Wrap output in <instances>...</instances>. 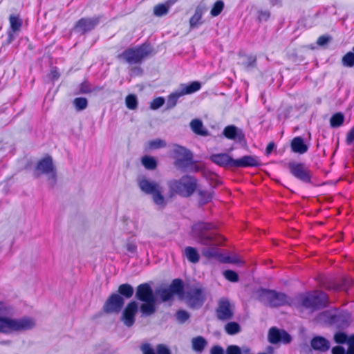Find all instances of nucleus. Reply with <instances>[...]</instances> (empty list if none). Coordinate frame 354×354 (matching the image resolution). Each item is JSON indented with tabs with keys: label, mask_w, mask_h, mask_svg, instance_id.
<instances>
[{
	"label": "nucleus",
	"mask_w": 354,
	"mask_h": 354,
	"mask_svg": "<svg viewBox=\"0 0 354 354\" xmlns=\"http://www.w3.org/2000/svg\"><path fill=\"white\" fill-rule=\"evenodd\" d=\"M10 310L11 308L8 304L0 301V333L11 334L23 332L31 330L36 326V322L32 317L12 318L3 316V315L10 313Z\"/></svg>",
	"instance_id": "f257e3e1"
},
{
	"label": "nucleus",
	"mask_w": 354,
	"mask_h": 354,
	"mask_svg": "<svg viewBox=\"0 0 354 354\" xmlns=\"http://www.w3.org/2000/svg\"><path fill=\"white\" fill-rule=\"evenodd\" d=\"M327 302V296L323 292H306L294 299L293 306L301 312L309 310L310 312L323 307Z\"/></svg>",
	"instance_id": "f03ea898"
},
{
	"label": "nucleus",
	"mask_w": 354,
	"mask_h": 354,
	"mask_svg": "<svg viewBox=\"0 0 354 354\" xmlns=\"http://www.w3.org/2000/svg\"><path fill=\"white\" fill-rule=\"evenodd\" d=\"M138 184L142 192L151 195L156 205L162 208L167 204L169 198L164 195V188L160 183L141 177L138 179Z\"/></svg>",
	"instance_id": "7ed1b4c3"
},
{
	"label": "nucleus",
	"mask_w": 354,
	"mask_h": 354,
	"mask_svg": "<svg viewBox=\"0 0 354 354\" xmlns=\"http://www.w3.org/2000/svg\"><path fill=\"white\" fill-rule=\"evenodd\" d=\"M136 297L144 303L140 306L141 312L149 315L155 311L156 298L151 288L147 283H142L137 287Z\"/></svg>",
	"instance_id": "20e7f679"
},
{
	"label": "nucleus",
	"mask_w": 354,
	"mask_h": 354,
	"mask_svg": "<svg viewBox=\"0 0 354 354\" xmlns=\"http://www.w3.org/2000/svg\"><path fill=\"white\" fill-rule=\"evenodd\" d=\"M259 299L266 305L271 307H278L286 304L293 306L294 301V299H290L284 293L269 290H261L259 292Z\"/></svg>",
	"instance_id": "39448f33"
},
{
	"label": "nucleus",
	"mask_w": 354,
	"mask_h": 354,
	"mask_svg": "<svg viewBox=\"0 0 354 354\" xmlns=\"http://www.w3.org/2000/svg\"><path fill=\"white\" fill-rule=\"evenodd\" d=\"M214 225L209 223L198 222L192 227V236L198 243L209 245L214 241V234L210 232Z\"/></svg>",
	"instance_id": "423d86ee"
},
{
	"label": "nucleus",
	"mask_w": 354,
	"mask_h": 354,
	"mask_svg": "<svg viewBox=\"0 0 354 354\" xmlns=\"http://www.w3.org/2000/svg\"><path fill=\"white\" fill-rule=\"evenodd\" d=\"M171 191L183 196H189L197 187L196 180L189 176L181 178L179 180H173L169 183Z\"/></svg>",
	"instance_id": "0eeeda50"
},
{
	"label": "nucleus",
	"mask_w": 354,
	"mask_h": 354,
	"mask_svg": "<svg viewBox=\"0 0 354 354\" xmlns=\"http://www.w3.org/2000/svg\"><path fill=\"white\" fill-rule=\"evenodd\" d=\"M152 50L149 46H142L138 48H131L126 50L122 57L129 64L138 63L151 55Z\"/></svg>",
	"instance_id": "6e6552de"
},
{
	"label": "nucleus",
	"mask_w": 354,
	"mask_h": 354,
	"mask_svg": "<svg viewBox=\"0 0 354 354\" xmlns=\"http://www.w3.org/2000/svg\"><path fill=\"white\" fill-rule=\"evenodd\" d=\"M35 173L37 176L45 174L49 179L55 180L57 172L52 158L50 156H45L39 160Z\"/></svg>",
	"instance_id": "1a4fd4ad"
},
{
	"label": "nucleus",
	"mask_w": 354,
	"mask_h": 354,
	"mask_svg": "<svg viewBox=\"0 0 354 354\" xmlns=\"http://www.w3.org/2000/svg\"><path fill=\"white\" fill-rule=\"evenodd\" d=\"M183 283L179 279H175L171 285L167 288L160 290L158 295L160 296L162 301H170L174 295L182 296Z\"/></svg>",
	"instance_id": "9d476101"
},
{
	"label": "nucleus",
	"mask_w": 354,
	"mask_h": 354,
	"mask_svg": "<svg viewBox=\"0 0 354 354\" xmlns=\"http://www.w3.org/2000/svg\"><path fill=\"white\" fill-rule=\"evenodd\" d=\"M290 173L297 178L308 182L310 179V174L307 167L302 163L290 162L288 165Z\"/></svg>",
	"instance_id": "9b49d317"
},
{
	"label": "nucleus",
	"mask_w": 354,
	"mask_h": 354,
	"mask_svg": "<svg viewBox=\"0 0 354 354\" xmlns=\"http://www.w3.org/2000/svg\"><path fill=\"white\" fill-rule=\"evenodd\" d=\"M185 299L192 307L200 306L204 301L203 292L200 288H193L187 292Z\"/></svg>",
	"instance_id": "f8f14e48"
},
{
	"label": "nucleus",
	"mask_w": 354,
	"mask_h": 354,
	"mask_svg": "<svg viewBox=\"0 0 354 354\" xmlns=\"http://www.w3.org/2000/svg\"><path fill=\"white\" fill-rule=\"evenodd\" d=\"M137 311L138 304L136 301H131L127 305L121 317V320L125 326L130 327L133 324Z\"/></svg>",
	"instance_id": "ddd939ff"
},
{
	"label": "nucleus",
	"mask_w": 354,
	"mask_h": 354,
	"mask_svg": "<svg viewBox=\"0 0 354 354\" xmlns=\"http://www.w3.org/2000/svg\"><path fill=\"white\" fill-rule=\"evenodd\" d=\"M124 304V299L118 294H113L106 300L104 310L105 312L118 313Z\"/></svg>",
	"instance_id": "4468645a"
},
{
	"label": "nucleus",
	"mask_w": 354,
	"mask_h": 354,
	"mask_svg": "<svg viewBox=\"0 0 354 354\" xmlns=\"http://www.w3.org/2000/svg\"><path fill=\"white\" fill-rule=\"evenodd\" d=\"M206 10L207 8L203 4H199L196 8L194 14L192 15L189 21V30L197 28L203 24V21L202 19V17Z\"/></svg>",
	"instance_id": "2eb2a0df"
},
{
	"label": "nucleus",
	"mask_w": 354,
	"mask_h": 354,
	"mask_svg": "<svg viewBox=\"0 0 354 354\" xmlns=\"http://www.w3.org/2000/svg\"><path fill=\"white\" fill-rule=\"evenodd\" d=\"M174 153L176 158V165L178 167H183L190 163L192 156L185 148L176 146L174 149Z\"/></svg>",
	"instance_id": "dca6fc26"
},
{
	"label": "nucleus",
	"mask_w": 354,
	"mask_h": 354,
	"mask_svg": "<svg viewBox=\"0 0 354 354\" xmlns=\"http://www.w3.org/2000/svg\"><path fill=\"white\" fill-rule=\"evenodd\" d=\"M268 339L272 344H276L279 342L288 343L291 338L286 331L272 328L269 331Z\"/></svg>",
	"instance_id": "f3484780"
},
{
	"label": "nucleus",
	"mask_w": 354,
	"mask_h": 354,
	"mask_svg": "<svg viewBox=\"0 0 354 354\" xmlns=\"http://www.w3.org/2000/svg\"><path fill=\"white\" fill-rule=\"evenodd\" d=\"M232 306L226 299H222L219 302L217 310L218 317L220 319H229L232 316Z\"/></svg>",
	"instance_id": "a211bd4d"
},
{
	"label": "nucleus",
	"mask_w": 354,
	"mask_h": 354,
	"mask_svg": "<svg viewBox=\"0 0 354 354\" xmlns=\"http://www.w3.org/2000/svg\"><path fill=\"white\" fill-rule=\"evenodd\" d=\"M210 160L215 164L221 167H234V160L229 154L222 153L213 154L210 156Z\"/></svg>",
	"instance_id": "6ab92c4d"
},
{
	"label": "nucleus",
	"mask_w": 354,
	"mask_h": 354,
	"mask_svg": "<svg viewBox=\"0 0 354 354\" xmlns=\"http://www.w3.org/2000/svg\"><path fill=\"white\" fill-rule=\"evenodd\" d=\"M234 167H254L259 164L257 156H245L239 159H234Z\"/></svg>",
	"instance_id": "aec40b11"
},
{
	"label": "nucleus",
	"mask_w": 354,
	"mask_h": 354,
	"mask_svg": "<svg viewBox=\"0 0 354 354\" xmlns=\"http://www.w3.org/2000/svg\"><path fill=\"white\" fill-rule=\"evenodd\" d=\"M351 321V315L347 312L339 314L335 313L333 317L331 318L330 322L332 325H335L337 328H344L348 325Z\"/></svg>",
	"instance_id": "412c9836"
},
{
	"label": "nucleus",
	"mask_w": 354,
	"mask_h": 354,
	"mask_svg": "<svg viewBox=\"0 0 354 354\" xmlns=\"http://www.w3.org/2000/svg\"><path fill=\"white\" fill-rule=\"evenodd\" d=\"M97 23L98 19L97 18L81 19L76 25L75 30L77 32H84L93 28Z\"/></svg>",
	"instance_id": "4be33fe9"
},
{
	"label": "nucleus",
	"mask_w": 354,
	"mask_h": 354,
	"mask_svg": "<svg viewBox=\"0 0 354 354\" xmlns=\"http://www.w3.org/2000/svg\"><path fill=\"white\" fill-rule=\"evenodd\" d=\"M311 346L313 349L321 352L327 351L330 348L329 342L322 337H315L311 341Z\"/></svg>",
	"instance_id": "5701e85b"
},
{
	"label": "nucleus",
	"mask_w": 354,
	"mask_h": 354,
	"mask_svg": "<svg viewBox=\"0 0 354 354\" xmlns=\"http://www.w3.org/2000/svg\"><path fill=\"white\" fill-rule=\"evenodd\" d=\"M143 354H171L169 349L163 344H159L156 347V353L149 344H144L142 346Z\"/></svg>",
	"instance_id": "b1692460"
},
{
	"label": "nucleus",
	"mask_w": 354,
	"mask_h": 354,
	"mask_svg": "<svg viewBox=\"0 0 354 354\" xmlns=\"http://www.w3.org/2000/svg\"><path fill=\"white\" fill-rule=\"evenodd\" d=\"M292 150L295 153H304L308 150V146L300 137L295 138L291 142Z\"/></svg>",
	"instance_id": "393cba45"
},
{
	"label": "nucleus",
	"mask_w": 354,
	"mask_h": 354,
	"mask_svg": "<svg viewBox=\"0 0 354 354\" xmlns=\"http://www.w3.org/2000/svg\"><path fill=\"white\" fill-rule=\"evenodd\" d=\"M10 24L11 28V31L9 32L8 35V42H11L12 39L14 38V33L17 31H19L21 26V21L20 19H19L18 17L15 15H11L10 17Z\"/></svg>",
	"instance_id": "a878e982"
},
{
	"label": "nucleus",
	"mask_w": 354,
	"mask_h": 354,
	"mask_svg": "<svg viewBox=\"0 0 354 354\" xmlns=\"http://www.w3.org/2000/svg\"><path fill=\"white\" fill-rule=\"evenodd\" d=\"M201 85L200 82H193L189 84H181L179 88L183 95H185L196 92L201 88Z\"/></svg>",
	"instance_id": "bb28decb"
},
{
	"label": "nucleus",
	"mask_w": 354,
	"mask_h": 354,
	"mask_svg": "<svg viewBox=\"0 0 354 354\" xmlns=\"http://www.w3.org/2000/svg\"><path fill=\"white\" fill-rule=\"evenodd\" d=\"M192 130L196 134L200 136H207V131L205 129L203 122L198 119H194L190 122Z\"/></svg>",
	"instance_id": "cd10ccee"
},
{
	"label": "nucleus",
	"mask_w": 354,
	"mask_h": 354,
	"mask_svg": "<svg viewBox=\"0 0 354 354\" xmlns=\"http://www.w3.org/2000/svg\"><path fill=\"white\" fill-rule=\"evenodd\" d=\"M184 254L187 260L193 263L198 262L200 256L197 250L193 247H187L184 250Z\"/></svg>",
	"instance_id": "c85d7f7f"
},
{
	"label": "nucleus",
	"mask_w": 354,
	"mask_h": 354,
	"mask_svg": "<svg viewBox=\"0 0 354 354\" xmlns=\"http://www.w3.org/2000/svg\"><path fill=\"white\" fill-rule=\"evenodd\" d=\"M183 96L181 91L178 89L175 92L171 93L167 99V106L169 109L173 108L176 106L178 99Z\"/></svg>",
	"instance_id": "c756f323"
},
{
	"label": "nucleus",
	"mask_w": 354,
	"mask_h": 354,
	"mask_svg": "<svg viewBox=\"0 0 354 354\" xmlns=\"http://www.w3.org/2000/svg\"><path fill=\"white\" fill-rule=\"evenodd\" d=\"M192 343L193 349L197 352H201L207 344L205 339L201 336L194 338Z\"/></svg>",
	"instance_id": "7c9ffc66"
},
{
	"label": "nucleus",
	"mask_w": 354,
	"mask_h": 354,
	"mask_svg": "<svg viewBox=\"0 0 354 354\" xmlns=\"http://www.w3.org/2000/svg\"><path fill=\"white\" fill-rule=\"evenodd\" d=\"M250 351V349L247 346H243L242 348H240L236 345H231L227 348L226 354L248 353Z\"/></svg>",
	"instance_id": "2f4dec72"
},
{
	"label": "nucleus",
	"mask_w": 354,
	"mask_h": 354,
	"mask_svg": "<svg viewBox=\"0 0 354 354\" xmlns=\"http://www.w3.org/2000/svg\"><path fill=\"white\" fill-rule=\"evenodd\" d=\"M118 292L126 298H130L133 294V288L131 285L124 283L118 287Z\"/></svg>",
	"instance_id": "473e14b6"
},
{
	"label": "nucleus",
	"mask_w": 354,
	"mask_h": 354,
	"mask_svg": "<svg viewBox=\"0 0 354 354\" xmlns=\"http://www.w3.org/2000/svg\"><path fill=\"white\" fill-rule=\"evenodd\" d=\"M335 315V313L332 311H326L322 313L319 315L317 317V322L319 323H326L331 324L330 321L331 320V318L333 317Z\"/></svg>",
	"instance_id": "72a5a7b5"
},
{
	"label": "nucleus",
	"mask_w": 354,
	"mask_h": 354,
	"mask_svg": "<svg viewBox=\"0 0 354 354\" xmlns=\"http://www.w3.org/2000/svg\"><path fill=\"white\" fill-rule=\"evenodd\" d=\"M239 64L248 66L254 65L256 64V57L252 55H241Z\"/></svg>",
	"instance_id": "f704fd0d"
},
{
	"label": "nucleus",
	"mask_w": 354,
	"mask_h": 354,
	"mask_svg": "<svg viewBox=\"0 0 354 354\" xmlns=\"http://www.w3.org/2000/svg\"><path fill=\"white\" fill-rule=\"evenodd\" d=\"M197 192L199 197V201L201 203H206L209 202L212 198V194L210 192L198 189Z\"/></svg>",
	"instance_id": "c9c22d12"
},
{
	"label": "nucleus",
	"mask_w": 354,
	"mask_h": 354,
	"mask_svg": "<svg viewBox=\"0 0 354 354\" xmlns=\"http://www.w3.org/2000/svg\"><path fill=\"white\" fill-rule=\"evenodd\" d=\"M142 163L148 169H153L156 167V160L151 156L143 157L142 158Z\"/></svg>",
	"instance_id": "e433bc0d"
},
{
	"label": "nucleus",
	"mask_w": 354,
	"mask_h": 354,
	"mask_svg": "<svg viewBox=\"0 0 354 354\" xmlns=\"http://www.w3.org/2000/svg\"><path fill=\"white\" fill-rule=\"evenodd\" d=\"M125 103L128 109L134 110L138 106V100L135 95L130 94L127 96Z\"/></svg>",
	"instance_id": "4c0bfd02"
},
{
	"label": "nucleus",
	"mask_w": 354,
	"mask_h": 354,
	"mask_svg": "<svg viewBox=\"0 0 354 354\" xmlns=\"http://www.w3.org/2000/svg\"><path fill=\"white\" fill-rule=\"evenodd\" d=\"M169 5L168 3L159 4L154 7L153 12L156 16L160 17L168 12Z\"/></svg>",
	"instance_id": "58836bf2"
},
{
	"label": "nucleus",
	"mask_w": 354,
	"mask_h": 354,
	"mask_svg": "<svg viewBox=\"0 0 354 354\" xmlns=\"http://www.w3.org/2000/svg\"><path fill=\"white\" fill-rule=\"evenodd\" d=\"M344 115L340 113H336L334 115H333L330 118V125L331 127H339L340 125L342 124L343 122H344Z\"/></svg>",
	"instance_id": "ea45409f"
},
{
	"label": "nucleus",
	"mask_w": 354,
	"mask_h": 354,
	"mask_svg": "<svg viewBox=\"0 0 354 354\" xmlns=\"http://www.w3.org/2000/svg\"><path fill=\"white\" fill-rule=\"evenodd\" d=\"M165 142L160 139L151 140L147 143L148 149L151 150L162 148L165 147Z\"/></svg>",
	"instance_id": "a19ab883"
},
{
	"label": "nucleus",
	"mask_w": 354,
	"mask_h": 354,
	"mask_svg": "<svg viewBox=\"0 0 354 354\" xmlns=\"http://www.w3.org/2000/svg\"><path fill=\"white\" fill-rule=\"evenodd\" d=\"M237 133V129L234 126H227L224 129L223 134L228 139H234Z\"/></svg>",
	"instance_id": "79ce46f5"
},
{
	"label": "nucleus",
	"mask_w": 354,
	"mask_h": 354,
	"mask_svg": "<svg viewBox=\"0 0 354 354\" xmlns=\"http://www.w3.org/2000/svg\"><path fill=\"white\" fill-rule=\"evenodd\" d=\"M225 331L230 335H234L239 332V325L236 322H230L225 327Z\"/></svg>",
	"instance_id": "37998d69"
},
{
	"label": "nucleus",
	"mask_w": 354,
	"mask_h": 354,
	"mask_svg": "<svg viewBox=\"0 0 354 354\" xmlns=\"http://www.w3.org/2000/svg\"><path fill=\"white\" fill-rule=\"evenodd\" d=\"M224 8V3L221 1H216L214 4L213 8H212L210 11V14L212 17H216L218 16L223 10Z\"/></svg>",
	"instance_id": "c03bdc74"
},
{
	"label": "nucleus",
	"mask_w": 354,
	"mask_h": 354,
	"mask_svg": "<svg viewBox=\"0 0 354 354\" xmlns=\"http://www.w3.org/2000/svg\"><path fill=\"white\" fill-rule=\"evenodd\" d=\"M73 104L77 110L85 109L87 106V100L84 97H77L74 100Z\"/></svg>",
	"instance_id": "a18cd8bd"
},
{
	"label": "nucleus",
	"mask_w": 354,
	"mask_h": 354,
	"mask_svg": "<svg viewBox=\"0 0 354 354\" xmlns=\"http://www.w3.org/2000/svg\"><path fill=\"white\" fill-rule=\"evenodd\" d=\"M342 63L348 66H354V53L352 51L347 53L342 57Z\"/></svg>",
	"instance_id": "49530a36"
},
{
	"label": "nucleus",
	"mask_w": 354,
	"mask_h": 354,
	"mask_svg": "<svg viewBox=\"0 0 354 354\" xmlns=\"http://www.w3.org/2000/svg\"><path fill=\"white\" fill-rule=\"evenodd\" d=\"M223 276L226 279L232 282H236L239 280L238 274L232 270H225L223 272Z\"/></svg>",
	"instance_id": "de8ad7c7"
},
{
	"label": "nucleus",
	"mask_w": 354,
	"mask_h": 354,
	"mask_svg": "<svg viewBox=\"0 0 354 354\" xmlns=\"http://www.w3.org/2000/svg\"><path fill=\"white\" fill-rule=\"evenodd\" d=\"M202 254L207 258L217 257L218 256L217 250L214 248H204L202 250Z\"/></svg>",
	"instance_id": "09e8293b"
},
{
	"label": "nucleus",
	"mask_w": 354,
	"mask_h": 354,
	"mask_svg": "<svg viewBox=\"0 0 354 354\" xmlns=\"http://www.w3.org/2000/svg\"><path fill=\"white\" fill-rule=\"evenodd\" d=\"M165 103V99L162 97L155 98L150 104V108L153 110L158 109Z\"/></svg>",
	"instance_id": "8fccbe9b"
},
{
	"label": "nucleus",
	"mask_w": 354,
	"mask_h": 354,
	"mask_svg": "<svg viewBox=\"0 0 354 354\" xmlns=\"http://www.w3.org/2000/svg\"><path fill=\"white\" fill-rule=\"evenodd\" d=\"M334 339L337 344H343L348 342L347 336L344 333H337L334 335Z\"/></svg>",
	"instance_id": "3c124183"
},
{
	"label": "nucleus",
	"mask_w": 354,
	"mask_h": 354,
	"mask_svg": "<svg viewBox=\"0 0 354 354\" xmlns=\"http://www.w3.org/2000/svg\"><path fill=\"white\" fill-rule=\"evenodd\" d=\"M330 39L331 38L330 37L323 35L318 38L317 43L319 46H324L326 45L330 41Z\"/></svg>",
	"instance_id": "603ef678"
},
{
	"label": "nucleus",
	"mask_w": 354,
	"mask_h": 354,
	"mask_svg": "<svg viewBox=\"0 0 354 354\" xmlns=\"http://www.w3.org/2000/svg\"><path fill=\"white\" fill-rule=\"evenodd\" d=\"M177 319L181 322H185L189 317V315L187 312L184 310H180L176 314Z\"/></svg>",
	"instance_id": "864d4df0"
},
{
	"label": "nucleus",
	"mask_w": 354,
	"mask_h": 354,
	"mask_svg": "<svg viewBox=\"0 0 354 354\" xmlns=\"http://www.w3.org/2000/svg\"><path fill=\"white\" fill-rule=\"evenodd\" d=\"M270 17V12L268 10H261L259 12L258 19L259 21H267Z\"/></svg>",
	"instance_id": "5fc2aeb1"
},
{
	"label": "nucleus",
	"mask_w": 354,
	"mask_h": 354,
	"mask_svg": "<svg viewBox=\"0 0 354 354\" xmlns=\"http://www.w3.org/2000/svg\"><path fill=\"white\" fill-rule=\"evenodd\" d=\"M354 142V127L348 132L346 136V142L348 145Z\"/></svg>",
	"instance_id": "6e6d98bb"
},
{
	"label": "nucleus",
	"mask_w": 354,
	"mask_h": 354,
	"mask_svg": "<svg viewBox=\"0 0 354 354\" xmlns=\"http://www.w3.org/2000/svg\"><path fill=\"white\" fill-rule=\"evenodd\" d=\"M210 354H224V350L219 346H214L211 348Z\"/></svg>",
	"instance_id": "4d7b16f0"
},
{
	"label": "nucleus",
	"mask_w": 354,
	"mask_h": 354,
	"mask_svg": "<svg viewBox=\"0 0 354 354\" xmlns=\"http://www.w3.org/2000/svg\"><path fill=\"white\" fill-rule=\"evenodd\" d=\"M345 351L343 347L337 346L333 348L332 354H344Z\"/></svg>",
	"instance_id": "13d9d810"
},
{
	"label": "nucleus",
	"mask_w": 354,
	"mask_h": 354,
	"mask_svg": "<svg viewBox=\"0 0 354 354\" xmlns=\"http://www.w3.org/2000/svg\"><path fill=\"white\" fill-rule=\"evenodd\" d=\"M127 250L130 252H135L136 250V245L133 243H128L126 245Z\"/></svg>",
	"instance_id": "bf43d9fd"
},
{
	"label": "nucleus",
	"mask_w": 354,
	"mask_h": 354,
	"mask_svg": "<svg viewBox=\"0 0 354 354\" xmlns=\"http://www.w3.org/2000/svg\"><path fill=\"white\" fill-rule=\"evenodd\" d=\"M274 147V145L272 142H270L268 145L266 147V153L269 154L272 151L273 148Z\"/></svg>",
	"instance_id": "052dcab7"
},
{
	"label": "nucleus",
	"mask_w": 354,
	"mask_h": 354,
	"mask_svg": "<svg viewBox=\"0 0 354 354\" xmlns=\"http://www.w3.org/2000/svg\"><path fill=\"white\" fill-rule=\"evenodd\" d=\"M224 261L232 263H236L239 262V261L235 258H227Z\"/></svg>",
	"instance_id": "680f3d73"
},
{
	"label": "nucleus",
	"mask_w": 354,
	"mask_h": 354,
	"mask_svg": "<svg viewBox=\"0 0 354 354\" xmlns=\"http://www.w3.org/2000/svg\"><path fill=\"white\" fill-rule=\"evenodd\" d=\"M346 354H354V346L350 345Z\"/></svg>",
	"instance_id": "e2e57ef3"
},
{
	"label": "nucleus",
	"mask_w": 354,
	"mask_h": 354,
	"mask_svg": "<svg viewBox=\"0 0 354 354\" xmlns=\"http://www.w3.org/2000/svg\"><path fill=\"white\" fill-rule=\"evenodd\" d=\"M350 345H353L354 346V335L350 337L349 338H348V342H347Z\"/></svg>",
	"instance_id": "0e129e2a"
},
{
	"label": "nucleus",
	"mask_w": 354,
	"mask_h": 354,
	"mask_svg": "<svg viewBox=\"0 0 354 354\" xmlns=\"http://www.w3.org/2000/svg\"><path fill=\"white\" fill-rule=\"evenodd\" d=\"M59 77V74L57 73V72L56 71H53L52 72V79L53 80H55L57 79V77Z\"/></svg>",
	"instance_id": "69168bd1"
},
{
	"label": "nucleus",
	"mask_w": 354,
	"mask_h": 354,
	"mask_svg": "<svg viewBox=\"0 0 354 354\" xmlns=\"http://www.w3.org/2000/svg\"><path fill=\"white\" fill-rule=\"evenodd\" d=\"M89 91H90V90L87 87H86L84 86H82L81 87V92L82 93H88Z\"/></svg>",
	"instance_id": "338daca9"
},
{
	"label": "nucleus",
	"mask_w": 354,
	"mask_h": 354,
	"mask_svg": "<svg viewBox=\"0 0 354 354\" xmlns=\"http://www.w3.org/2000/svg\"><path fill=\"white\" fill-rule=\"evenodd\" d=\"M268 350H269L270 353H272V351H272V348H270H270H268Z\"/></svg>",
	"instance_id": "774afa93"
}]
</instances>
